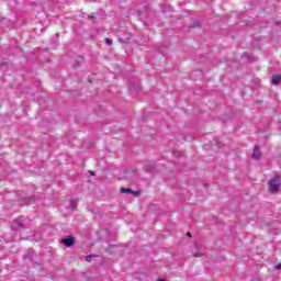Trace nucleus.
Wrapping results in <instances>:
<instances>
[{"label":"nucleus","instance_id":"nucleus-23","mask_svg":"<svg viewBox=\"0 0 281 281\" xmlns=\"http://www.w3.org/2000/svg\"><path fill=\"white\" fill-rule=\"evenodd\" d=\"M187 236L191 237V236H192V234H190V233H187Z\"/></svg>","mask_w":281,"mask_h":281},{"label":"nucleus","instance_id":"nucleus-13","mask_svg":"<svg viewBox=\"0 0 281 281\" xmlns=\"http://www.w3.org/2000/svg\"><path fill=\"white\" fill-rule=\"evenodd\" d=\"M173 155H175V157H178V158H179V157H182V154L179 153V151H175Z\"/></svg>","mask_w":281,"mask_h":281},{"label":"nucleus","instance_id":"nucleus-16","mask_svg":"<svg viewBox=\"0 0 281 281\" xmlns=\"http://www.w3.org/2000/svg\"><path fill=\"white\" fill-rule=\"evenodd\" d=\"M88 19H90V21H94V20H95V16L89 15Z\"/></svg>","mask_w":281,"mask_h":281},{"label":"nucleus","instance_id":"nucleus-26","mask_svg":"<svg viewBox=\"0 0 281 281\" xmlns=\"http://www.w3.org/2000/svg\"><path fill=\"white\" fill-rule=\"evenodd\" d=\"M159 52H160V54H162L161 49Z\"/></svg>","mask_w":281,"mask_h":281},{"label":"nucleus","instance_id":"nucleus-5","mask_svg":"<svg viewBox=\"0 0 281 281\" xmlns=\"http://www.w3.org/2000/svg\"><path fill=\"white\" fill-rule=\"evenodd\" d=\"M280 82H281V75H273L272 79H271V83L274 87H278V85H280Z\"/></svg>","mask_w":281,"mask_h":281},{"label":"nucleus","instance_id":"nucleus-22","mask_svg":"<svg viewBox=\"0 0 281 281\" xmlns=\"http://www.w3.org/2000/svg\"><path fill=\"white\" fill-rule=\"evenodd\" d=\"M158 281H168V280H166V279H158Z\"/></svg>","mask_w":281,"mask_h":281},{"label":"nucleus","instance_id":"nucleus-14","mask_svg":"<svg viewBox=\"0 0 281 281\" xmlns=\"http://www.w3.org/2000/svg\"><path fill=\"white\" fill-rule=\"evenodd\" d=\"M25 201H26V203H30V202L34 203V198L25 199Z\"/></svg>","mask_w":281,"mask_h":281},{"label":"nucleus","instance_id":"nucleus-20","mask_svg":"<svg viewBox=\"0 0 281 281\" xmlns=\"http://www.w3.org/2000/svg\"><path fill=\"white\" fill-rule=\"evenodd\" d=\"M74 67H80V63H77L76 65H74Z\"/></svg>","mask_w":281,"mask_h":281},{"label":"nucleus","instance_id":"nucleus-11","mask_svg":"<svg viewBox=\"0 0 281 281\" xmlns=\"http://www.w3.org/2000/svg\"><path fill=\"white\" fill-rule=\"evenodd\" d=\"M106 45H113V41L109 37L105 38Z\"/></svg>","mask_w":281,"mask_h":281},{"label":"nucleus","instance_id":"nucleus-7","mask_svg":"<svg viewBox=\"0 0 281 281\" xmlns=\"http://www.w3.org/2000/svg\"><path fill=\"white\" fill-rule=\"evenodd\" d=\"M76 207H78V202L75 200L70 201V210H76Z\"/></svg>","mask_w":281,"mask_h":281},{"label":"nucleus","instance_id":"nucleus-8","mask_svg":"<svg viewBox=\"0 0 281 281\" xmlns=\"http://www.w3.org/2000/svg\"><path fill=\"white\" fill-rule=\"evenodd\" d=\"M154 166L153 165H149V166H147L146 168H145V170H146V172H153V170H154Z\"/></svg>","mask_w":281,"mask_h":281},{"label":"nucleus","instance_id":"nucleus-24","mask_svg":"<svg viewBox=\"0 0 281 281\" xmlns=\"http://www.w3.org/2000/svg\"><path fill=\"white\" fill-rule=\"evenodd\" d=\"M133 172L135 173V172H137V170L134 169Z\"/></svg>","mask_w":281,"mask_h":281},{"label":"nucleus","instance_id":"nucleus-6","mask_svg":"<svg viewBox=\"0 0 281 281\" xmlns=\"http://www.w3.org/2000/svg\"><path fill=\"white\" fill-rule=\"evenodd\" d=\"M105 252L106 254H110V255H113L115 254V246L114 245H110L105 248Z\"/></svg>","mask_w":281,"mask_h":281},{"label":"nucleus","instance_id":"nucleus-21","mask_svg":"<svg viewBox=\"0 0 281 281\" xmlns=\"http://www.w3.org/2000/svg\"><path fill=\"white\" fill-rule=\"evenodd\" d=\"M194 247L198 249L199 248V244H194Z\"/></svg>","mask_w":281,"mask_h":281},{"label":"nucleus","instance_id":"nucleus-9","mask_svg":"<svg viewBox=\"0 0 281 281\" xmlns=\"http://www.w3.org/2000/svg\"><path fill=\"white\" fill-rule=\"evenodd\" d=\"M14 223L18 227H23V222L21 220H15Z\"/></svg>","mask_w":281,"mask_h":281},{"label":"nucleus","instance_id":"nucleus-15","mask_svg":"<svg viewBox=\"0 0 281 281\" xmlns=\"http://www.w3.org/2000/svg\"><path fill=\"white\" fill-rule=\"evenodd\" d=\"M131 89L133 90V91H135L136 89H139V87H137L136 85H132V87H131Z\"/></svg>","mask_w":281,"mask_h":281},{"label":"nucleus","instance_id":"nucleus-17","mask_svg":"<svg viewBox=\"0 0 281 281\" xmlns=\"http://www.w3.org/2000/svg\"><path fill=\"white\" fill-rule=\"evenodd\" d=\"M276 269L279 270V271H281V263L277 265V266H276Z\"/></svg>","mask_w":281,"mask_h":281},{"label":"nucleus","instance_id":"nucleus-3","mask_svg":"<svg viewBox=\"0 0 281 281\" xmlns=\"http://www.w3.org/2000/svg\"><path fill=\"white\" fill-rule=\"evenodd\" d=\"M262 157V153L260 151V147H255L252 151V159H260Z\"/></svg>","mask_w":281,"mask_h":281},{"label":"nucleus","instance_id":"nucleus-18","mask_svg":"<svg viewBox=\"0 0 281 281\" xmlns=\"http://www.w3.org/2000/svg\"><path fill=\"white\" fill-rule=\"evenodd\" d=\"M89 173L91 175V177H95V171H89Z\"/></svg>","mask_w":281,"mask_h":281},{"label":"nucleus","instance_id":"nucleus-12","mask_svg":"<svg viewBox=\"0 0 281 281\" xmlns=\"http://www.w3.org/2000/svg\"><path fill=\"white\" fill-rule=\"evenodd\" d=\"M193 256H194L195 258H201V256H203V254H201V252H193Z\"/></svg>","mask_w":281,"mask_h":281},{"label":"nucleus","instance_id":"nucleus-25","mask_svg":"<svg viewBox=\"0 0 281 281\" xmlns=\"http://www.w3.org/2000/svg\"><path fill=\"white\" fill-rule=\"evenodd\" d=\"M252 60H256V57H252Z\"/></svg>","mask_w":281,"mask_h":281},{"label":"nucleus","instance_id":"nucleus-4","mask_svg":"<svg viewBox=\"0 0 281 281\" xmlns=\"http://www.w3.org/2000/svg\"><path fill=\"white\" fill-rule=\"evenodd\" d=\"M121 194H134L137 196V191H133L132 189L128 188H121L120 189Z\"/></svg>","mask_w":281,"mask_h":281},{"label":"nucleus","instance_id":"nucleus-1","mask_svg":"<svg viewBox=\"0 0 281 281\" xmlns=\"http://www.w3.org/2000/svg\"><path fill=\"white\" fill-rule=\"evenodd\" d=\"M280 175L274 176L269 180V192L270 194H278L280 192Z\"/></svg>","mask_w":281,"mask_h":281},{"label":"nucleus","instance_id":"nucleus-19","mask_svg":"<svg viewBox=\"0 0 281 281\" xmlns=\"http://www.w3.org/2000/svg\"><path fill=\"white\" fill-rule=\"evenodd\" d=\"M125 177L126 178H130L131 177V173L128 171H125Z\"/></svg>","mask_w":281,"mask_h":281},{"label":"nucleus","instance_id":"nucleus-10","mask_svg":"<svg viewBox=\"0 0 281 281\" xmlns=\"http://www.w3.org/2000/svg\"><path fill=\"white\" fill-rule=\"evenodd\" d=\"M91 260H93V256L91 255L86 256V262H91Z\"/></svg>","mask_w":281,"mask_h":281},{"label":"nucleus","instance_id":"nucleus-2","mask_svg":"<svg viewBox=\"0 0 281 281\" xmlns=\"http://www.w3.org/2000/svg\"><path fill=\"white\" fill-rule=\"evenodd\" d=\"M61 244L66 247H74V245H76V240L74 239V237L68 236L61 239Z\"/></svg>","mask_w":281,"mask_h":281}]
</instances>
